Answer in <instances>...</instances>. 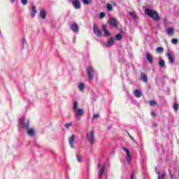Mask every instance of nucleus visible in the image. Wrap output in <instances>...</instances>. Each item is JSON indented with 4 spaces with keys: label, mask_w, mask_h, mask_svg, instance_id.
<instances>
[{
    "label": "nucleus",
    "mask_w": 179,
    "mask_h": 179,
    "mask_svg": "<svg viewBox=\"0 0 179 179\" xmlns=\"http://www.w3.org/2000/svg\"><path fill=\"white\" fill-rule=\"evenodd\" d=\"M20 124L22 128H24L27 130V134L31 138H34L36 136V129L29 128L30 127V120H27L26 122V119L24 117H22L20 120Z\"/></svg>",
    "instance_id": "f257e3e1"
},
{
    "label": "nucleus",
    "mask_w": 179,
    "mask_h": 179,
    "mask_svg": "<svg viewBox=\"0 0 179 179\" xmlns=\"http://www.w3.org/2000/svg\"><path fill=\"white\" fill-rule=\"evenodd\" d=\"M72 110L74 113V117L78 120H80L81 117H83V115H85V110H83V108H79V105L78 103V101H76L73 103Z\"/></svg>",
    "instance_id": "f03ea898"
},
{
    "label": "nucleus",
    "mask_w": 179,
    "mask_h": 179,
    "mask_svg": "<svg viewBox=\"0 0 179 179\" xmlns=\"http://www.w3.org/2000/svg\"><path fill=\"white\" fill-rule=\"evenodd\" d=\"M145 13L148 15V16L151 17V19H153V20L157 22L160 20V16L159 15V13H157V12H156L155 10L147 9L145 10Z\"/></svg>",
    "instance_id": "7ed1b4c3"
},
{
    "label": "nucleus",
    "mask_w": 179,
    "mask_h": 179,
    "mask_svg": "<svg viewBox=\"0 0 179 179\" xmlns=\"http://www.w3.org/2000/svg\"><path fill=\"white\" fill-rule=\"evenodd\" d=\"M95 131L94 130H91L87 132L86 139L90 143V145H94V139H95Z\"/></svg>",
    "instance_id": "20e7f679"
},
{
    "label": "nucleus",
    "mask_w": 179,
    "mask_h": 179,
    "mask_svg": "<svg viewBox=\"0 0 179 179\" xmlns=\"http://www.w3.org/2000/svg\"><path fill=\"white\" fill-rule=\"evenodd\" d=\"M93 31L96 37H101V30L100 29V28H99V27H97V25H96V24H94L93 25Z\"/></svg>",
    "instance_id": "39448f33"
},
{
    "label": "nucleus",
    "mask_w": 179,
    "mask_h": 179,
    "mask_svg": "<svg viewBox=\"0 0 179 179\" xmlns=\"http://www.w3.org/2000/svg\"><path fill=\"white\" fill-rule=\"evenodd\" d=\"M108 23L110 25L117 29L118 27V20L116 18H109L108 20Z\"/></svg>",
    "instance_id": "423d86ee"
},
{
    "label": "nucleus",
    "mask_w": 179,
    "mask_h": 179,
    "mask_svg": "<svg viewBox=\"0 0 179 179\" xmlns=\"http://www.w3.org/2000/svg\"><path fill=\"white\" fill-rule=\"evenodd\" d=\"M123 150L125 152L127 155V160L128 164H131V160L132 159V155H131V152L127 148H123Z\"/></svg>",
    "instance_id": "0eeeda50"
},
{
    "label": "nucleus",
    "mask_w": 179,
    "mask_h": 179,
    "mask_svg": "<svg viewBox=\"0 0 179 179\" xmlns=\"http://www.w3.org/2000/svg\"><path fill=\"white\" fill-rule=\"evenodd\" d=\"M87 71L89 80H92L93 79V72H94V70H93V67H88Z\"/></svg>",
    "instance_id": "6e6552de"
},
{
    "label": "nucleus",
    "mask_w": 179,
    "mask_h": 179,
    "mask_svg": "<svg viewBox=\"0 0 179 179\" xmlns=\"http://www.w3.org/2000/svg\"><path fill=\"white\" fill-rule=\"evenodd\" d=\"M75 143V135L73 134L71 136V137H70L69 138V145L70 147L72 148V149H74L75 148V145H73V143Z\"/></svg>",
    "instance_id": "1a4fd4ad"
},
{
    "label": "nucleus",
    "mask_w": 179,
    "mask_h": 179,
    "mask_svg": "<svg viewBox=\"0 0 179 179\" xmlns=\"http://www.w3.org/2000/svg\"><path fill=\"white\" fill-rule=\"evenodd\" d=\"M71 29L74 33H78L79 31V26L76 22H73Z\"/></svg>",
    "instance_id": "9d476101"
},
{
    "label": "nucleus",
    "mask_w": 179,
    "mask_h": 179,
    "mask_svg": "<svg viewBox=\"0 0 179 179\" xmlns=\"http://www.w3.org/2000/svg\"><path fill=\"white\" fill-rule=\"evenodd\" d=\"M102 31L104 32L105 37H109L110 36V31H108L107 27L104 24H102Z\"/></svg>",
    "instance_id": "9b49d317"
},
{
    "label": "nucleus",
    "mask_w": 179,
    "mask_h": 179,
    "mask_svg": "<svg viewBox=\"0 0 179 179\" xmlns=\"http://www.w3.org/2000/svg\"><path fill=\"white\" fill-rule=\"evenodd\" d=\"M72 5L74 6L75 9H80V1H79V0H73Z\"/></svg>",
    "instance_id": "f8f14e48"
},
{
    "label": "nucleus",
    "mask_w": 179,
    "mask_h": 179,
    "mask_svg": "<svg viewBox=\"0 0 179 179\" xmlns=\"http://www.w3.org/2000/svg\"><path fill=\"white\" fill-rule=\"evenodd\" d=\"M105 172H106V164H103L99 170V178H101V177H103V175L104 174Z\"/></svg>",
    "instance_id": "ddd939ff"
},
{
    "label": "nucleus",
    "mask_w": 179,
    "mask_h": 179,
    "mask_svg": "<svg viewBox=\"0 0 179 179\" xmlns=\"http://www.w3.org/2000/svg\"><path fill=\"white\" fill-rule=\"evenodd\" d=\"M78 90H80V92H81L82 93H83L85 92V84L83 83V82H80L78 83Z\"/></svg>",
    "instance_id": "4468645a"
},
{
    "label": "nucleus",
    "mask_w": 179,
    "mask_h": 179,
    "mask_svg": "<svg viewBox=\"0 0 179 179\" xmlns=\"http://www.w3.org/2000/svg\"><path fill=\"white\" fill-rule=\"evenodd\" d=\"M146 59L150 64H153V57L152 56V55H150V53H147Z\"/></svg>",
    "instance_id": "2eb2a0df"
},
{
    "label": "nucleus",
    "mask_w": 179,
    "mask_h": 179,
    "mask_svg": "<svg viewBox=\"0 0 179 179\" xmlns=\"http://www.w3.org/2000/svg\"><path fill=\"white\" fill-rule=\"evenodd\" d=\"M40 16H41V19H45V17H47V13H45V10H41Z\"/></svg>",
    "instance_id": "dca6fc26"
},
{
    "label": "nucleus",
    "mask_w": 179,
    "mask_h": 179,
    "mask_svg": "<svg viewBox=\"0 0 179 179\" xmlns=\"http://www.w3.org/2000/svg\"><path fill=\"white\" fill-rule=\"evenodd\" d=\"M31 10L32 12L31 16H32V17H34L36 16V14L37 13V10L36 9V6H32Z\"/></svg>",
    "instance_id": "f3484780"
},
{
    "label": "nucleus",
    "mask_w": 179,
    "mask_h": 179,
    "mask_svg": "<svg viewBox=\"0 0 179 179\" xmlns=\"http://www.w3.org/2000/svg\"><path fill=\"white\" fill-rule=\"evenodd\" d=\"M141 80H143V82H148V76H146L145 73H141Z\"/></svg>",
    "instance_id": "a211bd4d"
},
{
    "label": "nucleus",
    "mask_w": 179,
    "mask_h": 179,
    "mask_svg": "<svg viewBox=\"0 0 179 179\" xmlns=\"http://www.w3.org/2000/svg\"><path fill=\"white\" fill-rule=\"evenodd\" d=\"M134 94L136 96V97H141L142 96V92H140L139 90H136L134 91Z\"/></svg>",
    "instance_id": "6ab92c4d"
},
{
    "label": "nucleus",
    "mask_w": 179,
    "mask_h": 179,
    "mask_svg": "<svg viewBox=\"0 0 179 179\" xmlns=\"http://www.w3.org/2000/svg\"><path fill=\"white\" fill-rule=\"evenodd\" d=\"M167 57L169 58L170 64H174V57L170 55V53L167 54Z\"/></svg>",
    "instance_id": "aec40b11"
},
{
    "label": "nucleus",
    "mask_w": 179,
    "mask_h": 179,
    "mask_svg": "<svg viewBox=\"0 0 179 179\" xmlns=\"http://www.w3.org/2000/svg\"><path fill=\"white\" fill-rule=\"evenodd\" d=\"M167 34L169 36H173V34H174V29L173 28H169L167 30Z\"/></svg>",
    "instance_id": "412c9836"
},
{
    "label": "nucleus",
    "mask_w": 179,
    "mask_h": 179,
    "mask_svg": "<svg viewBox=\"0 0 179 179\" xmlns=\"http://www.w3.org/2000/svg\"><path fill=\"white\" fill-rule=\"evenodd\" d=\"M157 174L158 176V179H164V178L166 177L165 173H163L160 175V172H157Z\"/></svg>",
    "instance_id": "4be33fe9"
},
{
    "label": "nucleus",
    "mask_w": 179,
    "mask_h": 179,
    "mask_svg": "<svg viewBox=\"0 0 179 179\" xmlns=\"http://www.w3.org/2000/svg\"><path fill=\"white\" fill-rule=\"evenodd\" d=\"M72 125H73V123H72V122L64 124V127L66 129H69L71 127H72Z\"/></svg>",
    "instance_id": "5701e85b"
},
{
    "label": "nucleus",
    "mask_w": 179,
    "mask_h": 179,
    "mask_svg": "<svg viewBox=\"0 0 179 179\" xmlns=\"http://www.w3.org/2000/svg\"><path fill=\"white\" fill-rule=\"evenodd\" d=\"M159 65L161 68H164L166 66V63L164 62V60H160V62H159Z\"/></svg>",
    "instance_id": "b1692460"
},
{
    "label": "nucleus",
    "mask_w": 179,
    "mask_h": 179,
    "mask_svg": "<svg viewBox=\"0 0 179 179\" xmlns=\"http://www.w3.org/2000/svg\"><path fill=\"white\" fill-rule=\"evenodd\" d=\"M82 1L84 5H90V3H92V0H82Z\"/></svg>",
    "instance_id": "393cba45"
},
{
    "label": "nucleus",
    "mask_w": 179,
    "mask_h": 179,
    "mask_svg": "<svg viewBox=\"0 0 179 179\" xmlns=\"http://www.w3.org/2000/svg\"><path fill=\"white\" fill-rule=\"evenodd\" d=\"M115 38L116 40H118V41L122 40V34H116L115 36Z\"/></svg>",
    "instance_id": "a878e982"
},
{
    "label": "nucleus",
    "mask_w": 179,
    "mask_h": 179,
    "mask_svg": "<svg viewBox=\"0 0 179 179\" xmlns=\"http://www.w3.org/2000/svg\"><path fill=\"white\" fill-rule=\"evenodd\" d=\"M113 44H114V38H110L108 42V45H113Z\"/></svg>",
    "instance_id": "bb28decb"
},
{
    "label": "nucleus",
    "mask_w": 179,
    "mask_h": 179,
    "mask_svg": "<svg viewBox=\"0 0 179 179\" xmlns=\"http://www.w3.org/2000/svg\"><path fill=\"white\" fill-rule=\"evenodd\" d=\"M150 106H151L152 107L157 106V103H156V101L152 100V101H150L149 103Z\"/></svg>",
    "instance_id": "cd10ccee"
},
{
    "label": "nucleus",
    "mask_w": 179,
    "mask_h": 179,
    "mask_svg": "<svg viewBox=\"0 0 179 179\" xmlns=\"http://www.w3.org/2000/svg\"><path fill=\"white\" fill-rule=\"evenodd\" d=\"M106 17V13H99V19H104Z\"/></svg>",
    "instance_id": "c85d7f7f"
},
{
    "label": "nucleus",
    "mask_w": 179,
    "mask_h": 179,
    "mask_svg": "<svg viewBox=\"0 0 179 179\" xmlns=\"http://www.w3.org/2000/svg\"><path fill=\"white\" fill-rule=\"evenodd\" d=\"M172 44H173L174 45H177L178 43V39L177 38H173L172 41Z\"/></svg>",
    "instance_id": "c756f323"
},
{
    "label": "nucleus",
    "mask_w": 179,
    "mask_h": 179,
    "mask_svg": "<svg viewBox=\"0 0 179 179\" xmlns=\"http://www.w3.org/2000/svg\"><path fill=\"white\" fill-rule=\"evenodd\" d=\"M106 8H107V10H110V11H111V10H113V6H111V4H107L106 5Z\"/></svg>",
    "instance_id": "7c9ffc66"
},
{
    "label": "nucleus",
    "mask_w": 179,
    "mask_h": 179,
    "mask_svg": "<svg viewBox=\"0 0 179 179\" xmlns=\"http://www.w3.org/2000/svg\"><path fill=\"white\" fill-rule=\"evenodd\" d=\"M178 108H179L178 103H175L173 105V110H175V111H177V110H178Z\"/></svg>",
    "instance_id": "2f4dec72"
},
{
    "label": "nucleus",
    "mask_w": 179,
    "mask_h": 179,
    "mask_svg": "<svg viewBox=\"0 0 179 179\" xmlns=\"http://www.w3.org/2000/svg\"><path fill=\"white\" fill-rule=\"evenodd\" d=\"M99 117H100V115H99V114L94 115V116L92 117V121H94V120H97Z\"/></svg>",
    "instance_id": "473e14b6"
},
{
    "label": "nucleus",
    "mask_w": 179,
    "mask_h": 179,
    "mask_svg": "<svg viewBox=\"0 0 179 179\" xmlns=\"http://www.w3.org/2000/svg\"><path fill=\"white\" fill-rule=\"evenodd\" d=\"M163 52V48L159 47L157 48V52Z\"/></svg>",
    "instance_id": "72a5a7b5"
},
{
    "label": "nucleus",
    "mask_w": 179,
    "mask_h": 179,
    "mask_svg": "<svg viewBox=\"0 0 179 179\" xmlns=\"http://www.w3.org/2000/svg\"><path fill=\"white\" fill-rule=\"evenodd\" d=\"M130 15L134 17V19H136V14L134 12L130 13Z\"/></svg>",
    "instance_id": "f704fd0d"
},
{
    "label": "nucleus",
    "mask_w": 179,
    "mask_h": 179,
    "mask_svg": "<svg viewBox=\"0 0 179 179\" xmlns=\"http://www.w3.org/2000/svg\"><path fill=\"white\" fill-rule=\"evenodd\" d=\"M77 160L78 163L82 162V157H80L79 155H76Z\"/></svg>",
    "instance_id": "c9c22d12"
},
{
    "label": "nucleus",
    "mask_w": 179,
    "mask_h": 179,
    "mask_svg": "<svg viewBox=\"0 0 179 179\" xmlns=\"http://www.w3.org/2000/svg\"><path fill=\"white\" fill-rule=\"evenodd\" d=\"M22 5H27V0H21Z\"/></svg>",
    "instance_id": "e433bc0d"
},
{
    "label": "nucleus",
    "mask_w": 179,
    "mask_h": 179,
    "mask_svg": "<svg viewBox=\"0 0 179 179\" xmlns=\"http://www.w3.org/2000/svg\"><path fill=\"white\" fill-rule=\"evenodd\" d=\"M169 176L171 177V179H174V176L173 175V173H171V171H169Z\"/></svg>",
    "instance_id": "4c0bfd02"
},
{
    "label": "nucleus",
    "mask_w": 179,
    "mask_h": 179,
    "mask_svg": "<svg viewBox=\"0 0 179 179\" xmlns=\"http://www.w3.org/2000/svg\"><path fill=\"white\" fill-rule=\"evenodd\" d=\"M151 115H152V117H156V113L155 112L152 111Z\"/></svg>",
    "instance_id": "58836bf2"
},
{
    "label": "nucleus",
    "mask_w": 179,
    "mask_h": 179,
    "mask_svg": "<svg viewBox=\"0 0 179 179\" xmlns=\"http://www.w3.org/2000/svg\"><path fill=\"white\" fill-rule=\"evenodd\" d=\"M24 43H26V39H22V45H24Z\"/></svg>",
    "instance_id": "ea45409f"
},
{
    "label": "nucleus",
    "mask_w": 179,
    "mask_h": 179,
    "mask_svg": "<svg viewBox=\"0 0 179 179\" xmlns=\"http://www.w3.org/2000/svg\"><path fill=\"white\" fill-rule=\"evenodd\" d=\"M131 179H134L135 176H134V173H131V176H130Z\"/></svg>",
    "instance_id": "a19ab883"
},
{
    "label": "nucleus",
    "mask_w": 179,
    "mask_h": 179,
    "mask_svg": "<svg viewBox=\"0 0 179 179\" xmlns=\"http://www.w3.org/2000/svg\"><path fill=\"white\" fill-rule=\"evenodd\" d=\"M130 138L135 142V138H134V137H132V136H130Z\"/></svg>",
    "instance_id": "79ce46f5"
},
{
    "label": "nucleus",
    "mask_w": 179,
    "mask_h": 179,
    "mask_svg": "<svg viewBox=\"0 0 179 179\" xmlns=\"http://www.w3.org/2000/svg\"><path fill=\"white\" fill-rule=\"evenodd\" d=\"M128 134V135H129V138H131V134H129V133H127Z\"/></svg>",
    "instance_id": "37998d69"
},
{
    "label": "nucleus",
    "mask_w": 179,
    "mask_h": 179,
    "mask_svg": "<svg viewBox=\"0 0 179 179\" xmlns=\"http://www.w3.org/2000/svg\"><path fill=\"white\" fill-rule=\"evenodd\" d=\"M11 2H15V0H10Z\"/></svg>",
    "instance_id": "c03bdc74"
},
{
    "label": "nucleus",
    "mask_w": 179,
    "mask_h": 179,
    "mask_svg": "<svg viewBox=\"0 0 179 179\" xmlns=\"http://www.w3.org/2000/svg\"><path fill=\"white\" fill-rule=\"evenodd\" d=\"M23 48H24V47H23V46H22V47H21V50H23Z\"/></svg>",
    "instance_id": "a18cd8bd"
},
{
    "label": "nucleus",
    "mask_w": 179,
    "mask_h": 179,
    "mask_svg": "<svg viewBox=\"0 0 179 179\" xmlns=\"http://www.w3.org/2000/svg\"><path fill=\"white\" fill-rule=\"evenodd\" d=\"M100 166H101L100 164H98V167H100Z\"/></svg>",
    "instance_id": "49530a36"
}]
</instances>
